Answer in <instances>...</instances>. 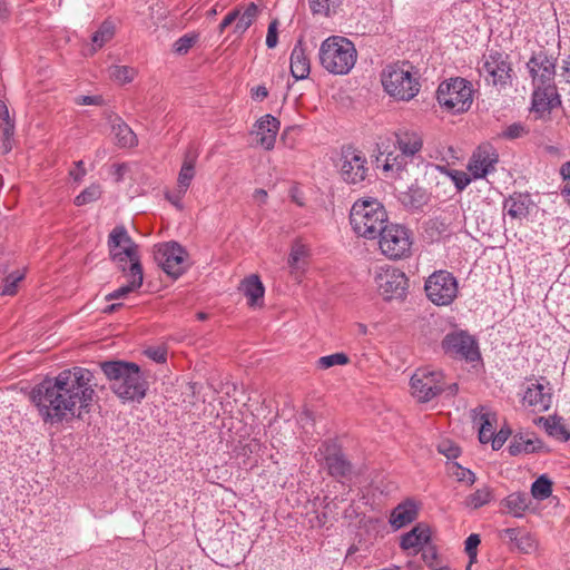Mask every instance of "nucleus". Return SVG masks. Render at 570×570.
Listing matches in <instances>:
<instances>
[{"mask_svg": "<svg viewBox=\"0 0 570 570\" xmlns=\"http://www.w3.org/2000/svg\"><path fill=\"white\" fill-rule=\"evenodd\" d=\"M108 247L112 262L126 272L135 264H140L138 245L124 226H116L108 236Z\"/></svg>", "mask_w": 570, "mask_h": 570, "instance_id": "9", "label": "nucleus"}, {"mask_svg": "<svg viewBox=\"0 0 570 570\" xmlns=\"http://www.w3.org/2000/svg\"><path fill=\"white\" fill-rule=\"evenodd\" d=\"M480 535L476 533L470 534L465 540V552L470 558V561L473 562L476 559L478 546L480 544Z\"/></svg>", "mask_w": 570, "mask_h": 570, "instance_id": "51", "label": "nucleus"}, {"mask_svg": "<svg viewBox=\"0 0 570 570\" xmlns=\"http://www.w3.org/2000/svg\"><path fill=\"white\" fill-rule=\"evenodd\" d=\"M493 499V491L490 487L483 485L465 498L464 504L470 509H479Z\"/></svg>", "mask_w": 570, "mask_h": 570, "instance_id": "38", "label": "nucleus"}, {"mask_svg": "<svg viewBox=\"0 0 570 570\" xmlns=\"http://www.w3.org/2000/svg\"><path fill=\"white\" fill-rule=\"evenodd\" d=\"M268 95L267 88L265 86H257L252 89V97L256 100H264Z\"/></svg>", "mask_w": 570, "mask_h": 570, "instance_id": "62", "label": "nucleus"}, {"mask_svg": "<svg viewBox=\"0 0 570 570\" xmlns=\"http://www.w3.org/2000/svg\"><path fill=\"white\" fill-rule=\"evenodd\" d=\"M279 130V121L272 115H265L256 122V135L259 144L265 149L274 148L276 136Z\"/></svg>", "mask_w": 570, "mask_h": 570, "instance_id": "23", "label": "nucleus"}, {"mask_svg": "<svg viewBox=\"0 0 570 570\" xmlns=\"http://www.w3.org/2000/svg\"><path fill=\"white\" fill-rule=\"evenodd\" d=\"M91 381L92 374L87 368L63 370L37 384L30 392V401L45 424L69 422L89 411L95 395Z\"/></svg>", "mask_w": 570, "mask_h": 570, "instance_id": "1", "label": "nucleus"}, {"mask_svg": "<svg viewBox=\"0 0 570 570\" xmlns=\"http://www.w3.org/2000/svg\"><path fill=\"white\" fill-rule=\"evenodd\" d=\"M24 278V273L16 271L10 273L4 278V284L1 291L2 295H14L17 293L18 284Z\"/></svg>", "mask_w": 570, "mask_h": 570, "instance_id": "49", "label": "nucleus"}, {"mask_svg": "<svg viewBox=\"0 0 570 570\" xmlns=\"http://www.w3.org/2000/svg\"><path fill=\"white\" fill-rule=\"evenodd\" d=\"M560 76L566 83H570V56L562 60Z\"/></svg>", "mask_w": 570, "mask_h": 570, "instance_id": "61", "label": "nucleus"}, {"mask_svg": "<svg viewBox=\"0 0 570 570\" xmlns=\"http://www.w3.org/2000/svg\"><path fill=\"white\" fill-rule=\"evenodd\" d=\"M531 504V499L525 492H513L503 501L502 507L515 518H522Z\"/></svg>", "mask_w": 570, "mask_h": 570, "instance_id": "29", "label": "nucleus"}, {"mask_svg": "<svg viewBox=\"0 0 570 570\" xmlns=\"http://www.w3.org/2000/svg\"><path fill=\"white\" fill-rule=\"evenodd\" d=\"M551 391V385L546 379L531 380L528 382L523 395V403L533 407L534 411H547L552 402Z\"/></svg>", "mask_w": 570, "mask_h": 570, "instance_id": "19", "label": "nucleus"}, {"mask_svg": "<svg viewBox=\"0 0 570 570\" xmlns=\"http://www.w3.org/2000/svg\"><path fill=\"white\" fill-rule=\"evenodd\" d=\"M102 194V189L100 184H91L87 188H85L76 198H75V205L76 206H83L87 204H90L92 202H96L100 198Z\"/></svg>", "mask_w": 570, "mask_h": 570, "instance_id": "42", "label": "nucleus"}, {"mask_svg": "<svg viewBox=\"0 0 570 570\" xmlns=\"http://www.w3.org/2000/svg\"><path fill=\"white\" fill-rule=\"evenodd\" d=\"M530 205L528 195L514 194L504 202L503 209L512 219L521 220L529 215Z\"/></svg>", "mask_w": 570, "mask_h": 570, "instance_id": "28", "label": "nucleus"}, {"mask_svg": "<svg viewBox=\"0 0 570 570\" xmlns=\"http://www.w3.org/2000/svg\"><path fill=\"white\" fill-rule=\"evenodd\" d=\"M239 16V8H236L234 10H232L230 12H228L226 14V17L223 19L224 22H226L228 26H230L232 23L236 22V19L238 18Z\"/></svg>", "mask_w": 570, "mask_h": 570, "instance_id": "63", "label": "nucleus"}, {"mask_svg": "<svg viewBox=\"0 0 570 570\" xmlns=\"http://www.w3.org/2000/svg\"><path fill=\"white\" fill-rule=\"evenodd\" d=\"M101 370L119 399L140 402L145 397L148 385L137 364L111 361L102 363Z\"/></svg>", "mask_w": 570, "mask_h": 570, "instance_id": "3", "label": "nucleus"}, {"mask_svg": "<svg viewBox=\"0 0 570 570\" xmlns=\"http://www.w3.org/2000/svg\"><path fill=\"white\" fill-rule=\"evenodd\" d=\"M412 163V158L405 157L403 153L395 147V150L385 155L382 167L391 177H401L402 174L406 171L407 166Z\"/></svg>", "mask_w": 570, "mask_h": 570, "instance_id": "27", "label": "nucleus"}, {"mask_svg": "<svg viewBox=\"0 0 570 570\" xmlns=\"http://www.w3.org/2000/svg\"><path fill=\"white\" fill-rule=\"evenodd\" d=\"M376 239L380 252L390 259H403L411 255L413 236L403 225L389 223Z\"/></svg>", "mask_w": 570, "mask_h": 570, "instance_id": "8", "label": "nucleus"}, {"mask_svg": "<svg viewBox=\"0 0 570 570\" xmlns=\"http://www.w3.org/2000/svg\"><path fill=\"white\" fill-rule=\"evenodd\" d=\"M560 174L567 183H570V161H567L561 166Z\"/></svg>", "mask_w": 570, "mask_h": 570, "instance_id": "64", "label": "nucleus"}, {"mask_svg": "<svg viewBox=\"0 0 570 570\" xmlns=\"http://www.w3.org/2000/svg\"><path fill=\"white\" fill-rule=\"evenodd\" d=\"M510 435L509 430L501 429L498 433H494L490 440L493 450H500L507 442Z\"/></svg>", "mask_w": 570, "mask_h": 570, "instance_id": "55", "label": "nucleus"}, {"mask_svg": "<svg viewBox=\"0 0 570 570\" xmlns=\"http://www.w3.org/2000/svg\"><path fill=\"white\" fill-rule=\"evenodd\" d=\"M315 459L334 478L344 479L348 478L352 473L351 463L335 442H322L315 452Z\"/></svg>", "mask_w": 570, "mask_h": 570, "instance_id": "13", "label": "nucleus"}, {"mask_svg": "<svg viewBox=\"0 0 570 570\" xmlns=\"http://www.w3.org/2000/svg\"><path fill=\"white\" fill-rule=\"evenodd\" d=\"M424 291L434 305L448 306L458 296V281L448 271H435L425 281Z\"/></svg>", "mask_w": 570, "mask_h": 570, "instance_id": "10", "label": "nucleus"}, {"mask_svg": "<svg viewBox=\"0 0 570 570\" xmlns=\"http://www.w3.org/2000/svg\"><path fill=\"white\" fill-rule=\"evenodd\" d=\"M436 99L446 111L452 114L464 112L473 101L472 85L463 78H451L439 85Z\"/></svg>", "mask_w": 570, "mask_h": 570, "instance_id": "7", "label": "nucleus"}, {"mask_svg": "<svg viewBox=\"0 0 570 570\" xmlns=\"http://www.w3.org/2000/svg\"><path fill=\"white\" fill-rule=\"evenodd\" d=\"M155 261L163 271L174 277H179L186 269L185 249L178 243H166L155 247Z\"/></svg>", "mask_w": 570, "mask_h": 570, "instance_id": "15", "label": "nucleus"}, {"mask_svg": "<svg viewBox=\"0 0 570 570\" xmlns=\"http://www.w3.org/2000/svg\"><path fill=\"white\" fill-rule=\"evenodd\" d=\"M257 16H258V7L254 2H250L249 4H247L243 12L239 10V16L236 19V23L234 27V33H237V35L245 33L246 30L256 20Z\"/></svg>", "mask_w": 570, "mask_h": 570, "instance_id": "35", "label": "nucleus"}, {"mask_svg": "<svg viewBox=\"0 0 570 570\" xmlns=\"http://www.w3.org/2000/svg\"><path fill=\"white\" fill-rule=\"evenodd\" d=\"M277 20H273L267 29V36H266V46L268 48H275L277 46L278 41V33H277Z\"/></svg>", "mask_w": 570, "mask_h": 570, "instance_id": "54", "label": "nucleus"}, {"mask_svg": "<svg viewBox=\"0 0 570 570\" xmlns=\"http://www.w3.org/2000/svg\"><path fill=\"white\" fill-rule=\"evenodd\" d=\"M116 27L112 21L105 20L92 35V50L96 51L109 42L115 36Z\"/></svg>", "mask_w": 570, "mask_h": 570, "instance_id": "36", "label": "nucleus"}, {"mask_svg": "<svg viewBox=\"0 0 570 570\" xmlns=\"http://www.w3.org/2000/svg\"><path fill=\"white\" fill-rule=\"evenodd\" d=\"M529 128L522 122H513L509 125L499 137L507 140H514L528 135Z\"/></svg>", "mask_w": 570, "mask_h": 570, "instance_id": "47", "label": "nucleus"}, {"mask_svg": "<svg viewBox=\"0 0 570 570\" xmlns=\"http://www.w3.org/2000/svg\"><path fill=\"white\" fill-rule=\"evenodd\" d=\"M366 157L362 151L346 148L341 157V176L348 184H357L365 179L368 167Z\"/></svg>", "mask_w": 570, "mask_h": 570, "instance_id": "16", "label": "nucleus"}, {"mask_svg": "<svg viewBox=\"0 0 570 570\" xmlns=\"http://www.w3.org/2000/svg\"><path fill=\"white\" fill-rule=\"evenodd\" d=\"M442 346L445 352L458 355L466 361L474 362L480 358L475 341L464 332L446 334Z\"/></svg>", "mask_w": 570, "mask_h": 570, "instance_id": "18", "label": "nucleus"}, {"mask_svg": "<svg viewBox=\"0 0 570 570\" xmlns=\"http://www.w3.org/2000/svg\"><path fill=\"white\" fill-rule=\"evenodd\" d=\"M557 58L540 50L534 52L527 62L531 78V110L539 117L549 116L561 106V97L556 86Z\"/></svg>", "mask_w": 570, "mask_h": 570, "instance_id": "2", "label": "nucleus"}, {"mask_svg": "<svg viewBox=\"0 0 570 570\" xmlns=\"http://www.w3.org/2000/svg\"><path fill=\"white\" fill-rule=\"evenodd\" d=\"M124 273L128 278L127 284L109 293L106 296L107 301L126 297L129 293H132L141 287L144 281L141 264H135L132 268H128Z\"/></svg>", "mask_w": 570, "mask_h": 570, "instance_id": "24", "label": "nucleus"}, {"mask_svg": "<svg viewBox=\"0 0 570 570\" xmlns=\"http://www.w3.org/2000/svg\"><path fill=\"white\" fill-rule=\"evenodd\" d=\"M196 157L191 154H186L184 163L178 174L177 187L180 191H187L194 177H195Z\"/></svg>", "mask_w": 570, "mask_h": 570, "instance_id": "33", "label": "nucleus"}, {"mask_svg": "<svg viewBox=\"0 0 570 570\" xmlns=\"http://www.w3.org/2000/svg\"><path fill=\"white\" fill-rule=\"evenodd\" d=\"M430 528L423 523L416 524L412 530L401 535L400 547L407 554H417L430 542Z\"/></svg>", "mask_w": 570, "mask_h": 570, "instance_id": "20", "label": "nucleus"}, {"mask_svg": "<svg viewBox=\"0 0 570 570\" xmlns=\"http://www.w3.org/2000/svg\"><path fill=\"white\" fill-rule=\"evenodd\" d=\"M311 72V63L303 41L298 40L291 53V73L296 80H303Z\"/></svg>", "mask_w": 570, "mask_h": 570, "instance_id": "25", "label": "nucleus"}, {"mask_svg": "<svg viewBox=\"0 0 570 570\" xmlns=\"http://www.w3.org/2000/svg\"><path fill=\"white\" fill-rule=\"evenodd\" d=\"M108 72H109V77L114 81H116L120 85L131 82L137 75V71L135 68L129 67V66H118V65L111 66L109 68Z\"/></svg>", "mask_w": 570, "mask_h": 570, "instance_id": "40", "label": "nucleus"}, {"mask_svg": "<svg viewBox=\"0 0 570 570\" xmlns=\"http://www.w3.org/2000/svg\"><path fill=\"white\" fill-rule=\"evenodd\" d=\"M350 223L360 237L376 239L389 224V216L383 204L373 197L357 199L350 213Z\"/></svg>", "mask_w": 570, "mask_h": 570, "instance_id": "4", "label": "nucleus"}, {"mask_svg": "<svg viewBox=\"0 0 570 570\" xmlns=\"http://www.w3.org/2000/svg\"><path fill=\"white\" fill-rule=\"evenodd\" d=\"M417 517V505L413 500H405L395 507L390 517L393 528L400 529L414 521Z\"/></svg>", "mask_w": 570, "mask_h": 570, "instance_id": "26", "label": "nucleus"}, {"mask_svg": "<svg viewBox=\"0 0 570 570\" xmlns=\"http://www.w3.org/2000/svg\"><path fill=\"white\" fill-rule=\"evenodd\" d=\"M395 147L402 151L405 157H410L414 160L423 147V139L416 131L402 129L395 132Z\"/></svg>", "mask_w": 570, "mask_h": 570, "instance_id": "22", "label": "nucleus"}, {"mask_svg": "<svg viewBox=\"0 0 570 570\" xmlns=\"http://www.w3.org/2000/svg\"><path fill=\"white\" fill-rule=\"evenodd\" d=\"M523 530L519 528H508L502 531L504 538H507L513 546L517 542Z\"/></svg>", "mask_w": 570, "mask_h": 570, "instance_id": "59", "label": "nucleus"}, {"mask_svg": "<svg viewBox=\"0 0 570 570\" xmlns=\"http://www.w3.org/2000/svg\"><path fill=\"white\" fill-rule=\"evenodd\" d=\"M384 90L395 99L409 101L420 91L417 72L409 62L386 66L381 75Z\"/></svg>", "mask_w": 570, "mask_h": 570, "instance_id": "6", "label": "nucleus"}, {"mask_svg": "<svg viewBox=\"0 0 570 570\" xmlns=\"http://www.w3.org/2000/svg\"><path fill=\"white\" fill-rule=\"evenodd\" d=\"M242 289L250 306H258L264 297L265 288L258 276L252 275L242 283Z\"/></svg>", "mask_w": 570, "mask_h": 570, "instance_id": "31", "label": "nucleus"}, {"mask_svg": "<svg viewBox=\"0 0 570 570\" xmlns=\"http://www.w3.org/2000/svg\"><path fill=\"white\" fill-rule=\"evenodd\" d=\"M511 65L508 56L499 51H490L483 57L480 75L484 80L494 87H507L511 79Z\"/></svg>", "mask_w": 570, "mask_h": 570, "instance_id": "12", "label": "nucleus"}, {"mask_svg": "<svg viewBox=\"0 0 570 570\" xmlns=\"http://www.w3.org/2000/svg\"><path fill=\"white\" fill-rule=\"evenodd\" d=\"M475 422L480 424L479 440L481 443H489L494 434L493 422L494 414L484 412V407H481L479 417H475Z\"/></svg>", "mask_w": 570, "mask_h": 570, "instance_id": "37", "label": "nucleus"}, {"mask_svg": "<svg viewBox=\"0 0 570 570\" xmlns=\"http://www.w3.org/2000/svg\"><path fill=\"white\" fill-rule=\"evenodd\" d=\"M0 130L6 139L11 138L14 132V124L10 118L9 109L2 101H0Z\"/></svg>", "mask_w": 570, "mask_h": 570, "instance_id": "44", "label": "nucleus"}, {"mask_svg": "<svg viewBox=\"0 0 570 570\" xmlns=\"http://www.w3.org/2000/svg\"><path fill=\"white\" fill-rule=\"evenodd\" d=\"M499 155L492 146L478 147L468 163V171L473 179H481L495 170Z\"/></svg>", "mask_w": 570, "mask_h": 570, "instance_id": "17", "label": "nucleus"}, {"mask_svg": "<svg viewBox=\"0 0 570 570\" xmlns=\"http://www.w3.org/2000/svg\"><path fill=\"white\" fill-rule=\"evenodd\" d=\"M374 283L379 294L387 301L402 298L409 287L405 273L389 265L377 266L375 268Z\"/></svg>", "mask_w": 570, "mask_h": 570, "instance_id": "11", "label": "nucleus"}, {"mask_svg": "<svg viewBox=\"0 0 570 570\" xmlns=\"http://www.w3.org/2000/svg\"><path fill=\"white\" fill-rule=\"evenodd\" d=\"M413 396L420 402H429L444 391L443 374L429 368L417 370L411 377Z\"/></svg>", "mask_w": 570, "mask_h": 570, "instance_id": "14", "label": "nucleus"}, {"mask_svg": "<svg viewBox=\"0 0 570 570\" xmlns=\"http://www.w3.org/2000/svg\"><path fill=\"white\" fill-rule=\"evenodd\" d=\"M542 442L539 439H530L523 435H515L509 445V452L511 455H518L520 453H533L542 448Z\"/></svg>", "mask_w": 570, "mask_h": 570, "instance_id": "32", "label": "nucleus"}, {"mask_svg": "<svg viewBox=\"0 0 570 570\" xmlns=\"http://www.w3.org/2000/svg\"><path fill=\"white\" fill-rule=\"evenodd\" d=\"M449 176L452 179V181L454 183L456 189L460 191L463 190L473 179L472 176L470 175V173L468 174L465 171L455 170V169L450 170Z\"/></svg>", "mask_w": 570, "mask_h": 570, "instance_id": "50", "label": "nucleus"}, {"mask_svg": "<svg viewBox=\"0 0 570 570\" xmlns=\"http://www.w3.org/2000/svg\"><path fill=\"white\" fill-rule=\"evenodd\" d=\"M146 355H147L149 358H151V360H154L155 362H157V363H164V362H166V351H165V350H163V348H159V347H157V348H148V350L146 351Z\"/></svg>", "mask_w": 570, "mask_h": 570, "instance_id": "57", "label": "nucleus"}, {"mask_svg": "<svg viewBox=\"0 0 570 570\" xmlns=\"http://www.w3.org/2000/svg\"><path fill=\"white\" fill-rule=\"evenodd\" d=\"M456 210L445 209L425 224V233L432 240L450 236L453 233V224Z\"/></svg>", "mask_w": 570, "mask_h": 570, "instance_id": "21", "label": "nucleus"}, {"mask_svg": "<svg viewBox=\"0 0 570 570\" xmlns=\"http://www.w3.org/2000/svg\"><path fill=\"white\" fill-rule=\"evenodd\" d=\"M308 2L313 13L331 16L340 7L342 0H308Z\"/></svg>", "mask_w": 570, "mask_h": 570, "instance_id": "43", "label": "nucleus"}, {"mask_svg": "<svg viewBox=\"0 0 570 570\" xmlns=\"http://www.w3.org/2000/svg\"><path fill=\"white\" fill-rule=\"evenodd\" d=\"M112 132L116 137L117 144L120 147H134L137 144L136 134L131 128L120 119L112 125Z\"/></svg>", "mask_w": 570, "mask_h": 570, "instance_id": "34", "label": "nucleus"}, {"mask_svg": "<svg viewBox=\"0 0 570 570\" xmlns=\"http://www.w3.org/2000/svg\"><path fill=\"white\" fill-rule=\"evenodd\" d=\"M535 423L542 425L550 436L562 441L570 440V431L566 429L564 424L562 423V419L557 415L548 417L540 416L535 420Z\"/></svg>", "mask_w": 570, "mask_h": 570, "instance_id": "30", "label": "nucleus"}, {"mask_svg": "<svg viewBox=\"0 0 570 570\" xmlns=\"http://www.w3.org/2000/svg\"><path fill=\"white\" fill-rule=\"evenodd\" d=\"M307 248L302 244H294L288 257V265L292 274L302 273L305 268Z\"/></svg>", "mask_w": 570, "mask_h": 570, "instance_id": "39", "label": "nucleus"}, {"mask_svg": "<svg viewBox=\"0 0 570 570\" xmlns=\"http://www.w3.org/2000/svg\"><path fill=\"white\" fill-rule=\"evenodd\" d=\"M552 493V482L546 476H539L531 485V495L537 500H546Z\"/></svg>", "mask_w": 570, "mask_h": 570, "instance_id": "41", "label": "nucleus"}, {"mask_svg": "<svg viewBox=\"0 0 570 570\" xmlns=\"http://www.w3.org/2000/svg\"><path fill=\"white\" fill-rule=\"evenodd\" d=\"M318 59L327 72L344 76L354 68L357 51L354 43L346 37L331 36L322 41Z\"/></svg>", "mask_w": 570, "mask_h": 570, "instance_id": "5", "label": "nucleus"}, {"mask_svg": "<svg viewBox=\"0 0 570 570\" xmlns=\"http://www.w3.org/2000/svg\"><path fill=\"white\" fill-rule=\"evenodd\" d=\"M198 36L196 33H187L178 38L174 45L173 50L177 55H186L189 49L196 43Z\"/></svg>", "mask_w": 570, "mask_h": 570, "instance_id": "48", "label": "nucleus"}, {"mask_svg": "<svg viewBox=\"0 0 570 570\" xmlns=\"http://www.w3.org/2000/svg\"><path fill=\"white\" fill-rule=\"evenodd\" d=\"M70 176L73 178L75 181L78 183L83 179V177L86 176V169L82 160L76 163V168L70 170Z\"/></svg>", "mask_w": 570, "mask_h": 570, "instance_id": "58", "label": "nucleus"}, {"mask_svg": "<svg viewBox=\"0 0 570 570\" xmlns=\"http://www.w3.org/2000/svg\"><path fill=\"white\" fill-rule=\"evenodd\" d=\"M513 548L517 549L521 553L529 554V553H532L537 549V540L531 533L523 531L520 534V537L518 538Z\"/></svg>", "mask_w": 570, "mask_h": 570, "instance_id": "46", "label": "nucleus"}, {"mask_svg": "<svg viewBox=\"0 0 570 570\" xmlns=\"http://www.w3.org/2000/svg\"><path fill=\"white\" fill-rule=\"evenodd\" d=\"M438 450L448 459H456L460 455L459 446L449 440L440 442Z\"/></svg>", "mask_w": 570, "mask_h": 570, "instance_id": "52", "label": "nucleus"}, {"mask_svg": "<svg viewBox=\"0 0 570 570\" xmlns=\"http://www.w3.org/2000/svg\"><path fill=\"white\" fill-rule=\"evenodd\" d=\"M455 471H453V474L456 476V479L461 482H466L469 484H473L475 482V475L472 471L469 469L462 468L459 464L454 465Z\"/></svg>", "mask_w": 570, "mask_h": 570, "instance_id": "53", "label": "nucleus"}, {"mask_svg": "<svg viewBox=\"0 0 570 570\" xmlns=\"http://www.w3.org/2000/svg\"><path fill=\"white\" fill-rule=\"evenodd\" d=\"M348 362V356L345 353L340 352L320 357L317 365L322 370H327L335 365H346Z\"/></svg>", "mask_w": 570, "mask_h": 570, "instance_id": "45", "label": "nucleus"}, {"mask_svg": "<svg viewBox=\"0 0 570 570\" xmlns=\"http://www.w3.org/2000/svg\"><path fill=\"white\" fill-rule=\"evenodd\" d=\"M186 191H180V188L177 187L173 193H166V198L177 208L181 209V199Z\"/></svg>", "mask_w": 570, "mask_h": 570, "instance_id": "56", "label": "nucleus"}, {"mask_svg": "<svg viewBox=\"0 0 570 570\" xmlns=\"http://www.w3.org/2000/svg\"><path fill=\"white\" fill-rule=\"evenodd\" d=\"M76 102L81 106L99 105L101 97L99 96H80L76 99Z\"/></svg>", "mask_w": 570, "mask_h": 570, "instance_id": "60", "label": "nucleus"}]
</instances>
